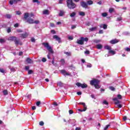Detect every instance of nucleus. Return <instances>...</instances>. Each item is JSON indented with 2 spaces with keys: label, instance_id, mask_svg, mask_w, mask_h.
<instances>
[{
  "label": "nucleus",
  "instance_id": "31",
  "mask_svg": "<svg viewBox=\"0 0 130 130\" xmlns=\"http://www.w3.org/2000/svg\"><path fill=\"white\" fill-rule=\"evenodd\" d=\"M83 106V111H86L87 110V106L86 105V104H84Z\"/></svg>",
  "mask_w": 130,
  "mask_h": 130
},
{
  "label": "nucleus",
  "instance_id": "47",
  "mask_svg": "<svg viewBox=\"0 0 130 130\" xmlns=\"http://www.w3.org/2000/svg\"><path fill=\"white\" fill-rule=\"evenodd\" d=\"M102 16H103V17H107V13H103L102 14Z\"/></svg>",
  "mask_w": 130,
  "mask_h": 130
},
{
  "label": "nucleus",
  "instance_id": "45",
  "mask_svg": "<svg viewBox=\"0 0 130 130\" xmlns=\"http://www.w3.org/2000/svg\"><path fill=\"white\" fill-rule=\"evenodd\" d=\"M40 104H41V102H40V101H38L36 103L37 106H39V105H40Z\"/></svg>",
  "mask_w": 130,
  "mask_h": 130
},
{
  "label": "nucleus",
  "instance_id": "44",
  "mask_svg": "<svg viewBox=\"0 0 130 130\" xmlns=\"http://www.w3.org/2000/svg\"><path fill=\"white\" fill-rule=\"evenodd\" d=\"M11 32H12V29L9 27L7 29V33H11Z\"/></svg>",
  "mask_w": 130,
  "mask_h": 130
},
{
  "label": "nucleus",
  "instance_id": "58",
  "mask_svg": "<svg viewBox=\"0 0 130 130\" xmlns=\"http://www.w3.org/2000/svg\"><path fill=\"white\" fill-rule=\"evenodd\" d=\"M14 26L15 27V28H17V27H19V23H16Z\"/></svg>",
  "mask_w": 130,
  "mask_h": 130
},
{
  "label": "nucleus",
  "instance_id": "13",
  "mask_svg": "<svg viewBox=\"0 0 130 130\" xmlns=\"http://www.w3.org/2000/svg\"><path fill=\"white\" fill-rule=\"evenodd\" d=\"M16 38H17V37L12 36V37H9L8 38V40L9 41H14L15 42V40H16Z\"/></svg>",
  "mask_w": 130,
  "mask_h": 130
},
{
  "label": "nucleus",
  "instance_id": "30",
  "mask_svg": "<svg viewBox=\"0 0 130 130\" xmlns=\"http://www.w3.org/2000/svg\"><path fill=\"white\" fill-rule=\"evenodd\" d=\"M80 16H82V17H84L85 16V12L81 11L79 12Z\"/></svg>",
  "mask_w": 130,
  "mask_h": 130
},
{
  "label": "nucleus",
  "instance_id": "33",
  "mask_svg": "<svg viewBox=\"0 0 130 130\" xmlns=\"http://www.w3.org/2000/svg\"><path fill=\"white\" fill-rule=\"evenodd\" d=\"M109 89H110L111 91H115V88L113 86H110Z\"/></svg>",
  "mask_w": 130,
  "mask_h": 130
},
{
  "label": "nucleus",
  "instance_id": "59",
  "mask_svg": "<svg viewBox=\"0 0 130 130\" xmlns=\"http://www.w3.org/2000/svg\"><path fill=\"white\" fill-rule=\"evenodd\" d=\"M68 39L70 40H73L74 39V38H73V37H72V36H70V37H69Z\"/></svg>",
  "mask_w": 130,
  "mask_h": 130
},
{
  "label": "nucleus",
  "instance_id": "14",
  "mask_svg": "<svg viewBox=\"0 0 130 130\" xmlns=\"http://www.w3.org/2000/svg\"><path fill=\"white\" fill-rule=\"evenodd\" d=\"M28 36V34L27 32H25L24 34H22L20 35L21 38H26Z\"/></svg>",
  "mask_w": 130,
  "mask_h": 130
},
{
  "label": "nucleus",
  "instance_id": "41",
  "mask_svg": "<svg viewBox=\"0 0 130 130\" xmlns=\"http://www.w3.org/2000/svg\"><path fill=\"white\" fill-rule=\"evenodd\" d=\"M117 98L119 99V100H121L122 99V96L120 94H118Z\"/></svg>",
  "mask_w": 130,
  "mask_h": 130
},
{
  "label": "nucleus",
  "instance_id": "61",
  "mask_svg": "<svg viewBox=\"0 0 130 130\" xmlns=\"http://www.w3.org/2000/svg\"><path fill=\"white\" fill-rule=\"evenodd\" d=\"M53 104V105H54L55 106H58V104L57 103H56V102H54Z\"/></svg>",
  "mask_w": 130,
  "mask_h": 130
},
{
  "label": "nucleus",
  "instance_id": "36",
  "mask_svg": "<svg viewBox=\"0 0 130 130\" xmlns=\"http://www.w3.org/2000/svg\"><path fill=\"white\" fill-rule=\"evenodd\" d=\"M28 75H31L32 74H33V71L32 70H28V73H27Z\"/></svg>",
  "mask_w": 130,
  "mask_h": 130
},
{
  "label": "nucleus",
  "instance_id": "49",
  "mask_svg": "<svg viewBox=\"0 0 130 130\" xmlns=\"http://www.w3.org/2000/svg\"><path fill=\"white\" fill-rule=\"evenodd\" d=\"M62 85H63V84L61 83V82H58V83H57V85L58 86H59L60 87H62Z\"/></svg>",
  "mask_w": 130,
  "mask_h": 130
},
{
  "label": "nucleus",
  "instance_id": "22",
  "mask_svg": "<svg viewBox=\"0 0 130 130\" xmlns=\"http://www.w3.org/2000/svg\"><path fill=\"white\" fill-rule=\"evenodd\" d=\"M109 53H111V54H112V55H114V54H115V51L112 50H109Z\"/></svg>",
  "mask_w": 130,
  "mask_h": 130
},
{
  "label": "nucleus",
  "instance_id": "50",
  "mask_svg": "<svg viewBox=\"0 0 130 130\" xmlns=\"http://www.w3.org/2000/svg\"><path fill=\"white\" fill-rule=\"evenodd\" d=\"M69 113L70 114H73V113H74V111H73V110H70Z\"/></svg>",
  "mask_w": 130,
  "mask_h": 130
},
{
  "label": "nucleus",
  "instance_id": "4",
  "mask_svg": "<svg viewBox=\"0 0 130 130\" xmlns=\"http://www.w3.org/2000/svg\"><path fill=\"white\" fill-rule=\"evenodd\" d=\"M99 83H100V81L97 79H93L90 82V84L91 86H95L97 84H99Z\"/></svg>",
  "mask_w": 130,
  "mask_h": 130
},
{
  "label": "nucleus",
  "instance_id": "18",
  "mask_svg": "<svg viewBox=\"0 0 130 130\" xmlns=\"http://www.w3.org/2000/svg\"><path fill=\"white\" fill-rule=\"evenodd\" d=\"M105 49H107L108 50H111V47L108 45H106L104 46Z\"/></svg>",
  "mask_w": 130,
  "mask_h": 130
},
{
  "label": "nucleus",
  "instance_id": "55",
  "mask_svg": "<svg viewBox=\"0 0 130 130\" xmlns=\"http://www.w3.org/2000/svg\"><path fill=\"white\" fill-rule=\"evenodd\" d=\"M0 72L3 73H5V70H4V69L0 68Z\"/></svg>",
  "mask_w": 130,
  "mask_h": 130
},
{
  "label": "nucleus",
  "instance_id": "38",
  "mask_svg": "<svg viewBox=\"0 0 130 130\" xmlns=\"http://www.w3.org/2000/svg\"><path fill=\"white\" fill-rule=\"evenodd\" d=\"M33 3H37L38 5H39L40 4V2H39L38 0H33Z\"/></svg>",
  "mask_w": 130,
  "mask_h": 130
},
{
  "label": "nucleus",
  "instance_id": "1",
  "mask_svg": "<svg viewBox=\"0 0 130 130\" xmlns=\"http://www.w3.org/2000/svg\"><path fill=\"white\" fill-rule=\"evenodd\" d=\"M24 20H26V22L28 23V24H38L40 23L39 20H34V19H32L31 17H29V13H25L24 14Z\"/></svg>",
  "mask_w": 130,
  "mask_h": 130
},
{
  "label": "nucleus",
  "instance_id": "32",
  "mask_svg": "<svg viewBox=\"0 0 130 130\" xmlns=\"http://www.w3.org/2000/svg\"><path fill=\"white\" fill-rule=\"evenodd\" d=\"M60 62H61V64H63V65L66 63V61H64V59H61L60 60Z\"/></svg>",
  "mask_w": 130,
  "mask_h": 130
},
{
  "label": "nucleus",
  "instance_id": "11",
  "mask_svg": "<svg viewBox=\"0 0 130 130\" xmlns=\"http://www.w3.org/2000/svg\"><path fill=\"white\" fill-rule=\"evenodd\" d=\"M76 43H77V44H79L80 45H83L84 44V41L83 40L82 38H80V40H77Z\"/></svg>",
  "mask_w": 130,
  "mask_h": 130
},
{
  "label": "nucleus",
  "instance_id": "62",
  "mask_svg": "<svg viewBox=\"0 0 130 130\" xmlns=\"http://www.w3.org/2000/svg\"><path fill=\"white\" fill-rule=\"evenodd\" d=\"M31 42H35V39L34 38H31Z\"/></svg>",
  "mask_w": 130,
  "mask_h": 130
},
{
  "label": "nucleus",
  "instance_id": "37",
  "mask_svg": "<svg viewBox=\"0 0 130 130\" xmlns=\"http://www.w3.org/2000/svg\"><path fill=\"white\" fill-rule=\"evenodd\" d=\"M39 124H40V125H41V126H43L44 125V122L43 121H40V122H39Z\"/></svg>",
  "mask_w": 130,
  "mask_h": 130
},
{
  "label": "nucleus",
  "instance_id": "26",
  "mask_svg": "<svg viewBox=\"0 0 130 130\" xmlns=\"http://www.w3.org/2000/svg\"><path fill=\"white\" fill-rule=\"evenodd\" d=\"M75 16H76V12H72L70 14V17H71V18H73V17H75Z\"/></svg>",
  "mask_w": 130,
  "mask_h": 130
},
{
  "label": "nucleus",
  "instance_id": "25",
  "mask_svg": "<svg viewBox=\"0 0 130 130\" xmlns=\"http://www.w3.org/2000/svg\"><path fill=\"white\" fill-rule=\"evenodd\" d=\"M64 53L68 56H71V55H72V53H71V52H64Z\"/></svg>",
  "mask_w": 130,
  "mask_h": 130
},
{
  "label": "nucleus",
  "instance_id": "10",
  "mask_svg": "<svg viewBox=\"0 0 130 130\" xmlns=\"http://www.w3.org/2000/svg\"><path fill=\"white\" fill-rule=\"evenodd\" d=\"M60 72L62 75H63V76H70V73L67 72V71L64 70H61L60 71Z\"/></svg>",
  "mask_w": 130,
  "mask_h": 130
},
{
  "label": "nucleus",
  "instance_id": "57",
  "mask_svg": "<svg viewBox=\"0 0 130 130\" xmlns=\"http://www.w3.org/2000/svg\"><path fill=\"white\" fill-rule=\"evenodd\" d=\"M21 14H22V13H21V12H20V11H17L16 12V14L17 15H21Z\"/></svg>",
  "mask_w": 130,
  "mask_h": 130
},
{
  "label": "nucleus",
  "instance_id": "2",
  "mask_svg": "<svg viewBox=\"0 0 130 130\" xmlns=\"http://www.w3.org/2000/svg\"><path fill=\"white\" fill-rule=\"evenodd\" d=\"M67 7L70 10H73L77 8V5L74 3L73 0H67Z\"/></svg>",
  "mask_w": 130,
  "mask_h": 130
},
{
  "label": "nucleus",
  "instance_id": "29",
  "mask_svg": "<svg viewBox=\"0 0 130 130\" xmlns=\"http://www.w3.org/2000/svg\"><path fill=\"white\" fill-rule=\"evenodd\" d=\"M3 94L5 96L8 95V90H3Z\"/></svg>",
  "mask_w": 130,
  "mask_h": 130
},
{
  "label": "nucleus",
  "instance_id": "40",
  "mask_svg": "<svg viewBox=\"0 0 130 130\" xmlns=\"http://www.w3.org/2000/svg\"><path fill=\"white\" fill-rule=\"evenodd\" d=\"M109 126H110V124L107 125L105 126V128H104V130H107V129H108V127H109Z\"/></svg>",
  "mask_w": 130,
  "mask_h": 130
},
{
  "label": "nucleus",
  "instance_id": "20",
  "mask_svg": "<svg viewBox=\"0 0 130 130\" xmlns=\"http://www.w3.org/2000/svg\"><path fill=\"white\" fill-rule=\"evenodd\" d=\"M97 29V26H95L94 27H91L89 28V31L91 32H93V31H95Z\"/></svg>",
  "mask_w": 130,
  "mask_h": 130
},
{
  "label": "nucleus",
  "instance_id": "9",
  "mask_svg": "<svg viewBox=\"0 0 130 130\" xmlns=\"http://www.w3.org/2000/svg\"><path fill=\"white\" fill-rule=\"evenodd\" d=\"M21 1H22V0H10L9 1V4L11 6H13V5H14V4H18V2H21Z\"/></svg>",
  "mask_w": 130,
  "mask_h": 130
},
{
  "label": "nucleus",
  "instance_id": "16",
  "mask_svg": "<svg viewBox=\"0 0 130 130\" xmlns=\"http://www.w3.org/2000/svg\"><path fill=\"white\" fill-rule=\"evenodd\" d=\"M96 48L97 49H102V48H103V46L101 44H98L96 45Z\"/></svg>",
  "mask_w": 130,
  "mask_h": 130
},
{
  "label": "nucleus",
  "instance_id": "42",
  "mask_svg": "<svg viewBox=\"0 0 130 130\" xmlns=\"http://www.w3.org/2000/svg\"><path fill=\"white\" fill-rule=\"evenodd\" d=\"M46 60H47L46 59V58H45V57H43L42 59V61H43V62H46Z\"/></svg>",
  "mask_w": 130,
  "mask_h": 130
},
{
  "label": "nucleus",
  "instance_id": "63",
  "mask_svg": "<svg viewBox=\"0 0 130 130\" xmlns=\"http://www.w3.org/2000/svg\"><path fill=\"white\" fill-rule=\"evenodd\" d=\"M77 95H82V92L78 91L77 92Z\"/></svg>",
  "mask_w": 130,
  "mask_h": 130
},
{
  "label": "nucleus",
  "instance_id": "56",
  "mask_svg": "<svg viewBox=\"0 0 130 130\" xmlns=\"http://www.w3.org/2000/svg\"><path fill=\"white\" fill-rule=\"evenodd\" d=\"M126 119H127V117H126V116H125L123 117V120H124V121H125Z\"/></svg>",
  "mask_w": 130,
  "mask_h": 130
},
{
  "label": "nucleus",
  "instance_id": "39",
  "mask_svg": "<svg viewBox=\"0 0 130 130\" xmlns=\"http://www.w3.org/2000/svg\"><path fill=\"white\" fill-rule=\"evenodd\" d=\"M6 41L3 39H0V43H5Z\"/></svg>",
  "mask_w": 130,
  "mask_h": 130
},
{
  "label": "nucleus",
  "instance_id": "51",
  "mask_svg": "<svg viewBox=\"0 0 130 130\" xmlns=\"http://www.w3.org/2000/svg\"><path fill=\"white\" fill-rule=\"evenodd\" d=\"M51 33H52V34H56V32L54 30H51Z\"/></svg>",
  "mask_w": 130,
  "mask_h": 130
},
{
  "label": "nucleus",
  "instance_id": "27",
  "mask_svg": "<svg viewBox=\"0 0 130 130\" xmlns=\"http://www.w3.org/2000/svg\"><path fill=\"white\" fill-rule=\"evenodd\" d=\"M87 5H89V6H91V5H93V1L89 0L87 1Z\"/></svg>",
  "mask_w": 130,
  "mask_h": 130
},
{
  "label": "nucleus",
  "instance_id": "17",
  "mask_svg": "<svg viewBox=\"0 0 130 130\" xmlns=\"http://www.w3.org/2000/svg\"><path fill=\"white\" fill-rule=\"evenodd\" d=\"M43 14L44 15H49V11L48 10H44Z\"/></svg>",
  "mask_w": 130,
  "mask_h": 130
},
{
  "label": "nucleus",
  "instance_id": "7",
  "mask_svg": "<svg viewBox=\"0 0 130 130\" xmlns=\"http://www.w3.org/2000/svg\"><path fill=\"white\" fill-rule=\"evenodd\" d=\"M53 39H55L56 41H58V43H61V39L57 35H54L53 37Z\"/></svg>",
  "mask_w": 130,
  "mask_h": 130
},
{
  "label": "nucleus",
  "instance_id": "54",
  "mask_svg": "<svg viewBox=\"0 0 130 130\" xmlns=\"http://www.w3.org/2000/svg\"><path fill=\"white\" fill-rule=\"evenodd\" d=\"M17 32L18 33H22V32H23V31L21 29H17Z\"/></svg>",
  "mask_w": 130,
  "mask_h": 130
},
{
  "label": "nucleus",
  "instance_id": "46",
  "mask_svg": "<svg viewBox=\"0 0 130 130\" xmlns=\"http://www.w3.org/2000/svg\"><path fill=\"white\" fill-rule=\"evenodd\" d=\"M84 53L85 54H90V51L89 50H86L85 52H84Z\"/></svg>",
  "mask_w": 130,
  "mask_h": 130
},
{
  "label": "nucleus",
  "instance_id": "8",
  "mask_svg": "<svg viewBox=\"0 0 130 130\" xmlns=\"http://www.w3.org/2000/svg\"><path fill=\"white\" fill-rule=\"evenodd\" d=\"M80 5L82 8H84L85 9L88 8V4L85 2L82 1L80 2Z\"/></svg>",
  "mask_w": 130,
  "mask_h": 130
},
{
  "label": "nucleus",
  "instance_id": "19",
  "mask_svg": "<svg viewBox=\"0 0 130 130\" xmlns=\"http://www.w3.org/2000/svg\"><path fill=\"white\" fill-rule=\"evenodd\" d=\"M26 61L28 62V63H32V62H33V61L30 58H27Z\"/></svg>",
  "mask_w": 130,
  "mask_h": 130
},
{
  "label": "nucleus",
  "instance_id": "5",
  "mask_svg": "<svg viewBox=\"0 0 130 130\" xmlns=\"http://www.w3.org/2000/svg\"><path fill=\"white\" fill-rule=\"evenodd\" d=\"M76 85L77 87H81L82 89H85V88H87L88 87V85L85 83L81 84V83L77 82L76 83Z\"/></svg>",
  "mask_w": 130,
  "mask_h": 130
},
{
  "label": "nucleus",
  "instance_id": "34",
  "mask_svg": "<svg viewBox=\"0 0 130 130\" xmlns=\"http://www.w3.org/2000/svg\"><path fill=\"white\" fill-rule=\"evenodd\" d=\"M103 104H105V105H108L109 103H108L107 101L104 100L103 102Z\"/></svg>",
  "mask_w": 130,
  "mask_h": 130
},
{
  "label": "nucleus",
  "instance_id": "3",
  "mask_svg": "<svg viewBox=\"0 0 130 130\" xmlns=\"http://www.w3.org/2000/svg\"><path fill=\"white\" fill-rule=\"evenodd\" d=\"M42 45H44V47L47 48L49 52H50V53H54V52H53L52 48L49 45V44L48 43H43Z\"/></svg>",
  "mask_w": 130,
  "mask_h": 130
},
{
  "label": "nucleus",
  "instance_id": "48",
  "mask_svg": "<svg viewBox=\"0 0 130 130\" xmlns=\"http://www.w3.org/2000/svg\"><path fill=\"white\" fill-rule=\"evenodd\" d=\"M77 28V25H73L71 26V29H76Z\"/></svg>",
  "mask_w": 130,
  "mask_h": 130
},
{
  "label": "nucleus",
  "instance_id": "15",
  "mask_svg": "<svg viewBox=\"0 0 130 130\" xmlns=\"http://www.w3.org/2000/svg\"><path fill=\"white\" fill-rule=\"evenodd\" d=\"M113 101H115V104H116V105H117V104H119V103H120L119 101H118L117 98H115L113 99Z\"/></svg>",
  "mask_w": 130,
  "mask_h": 130
},
{
  "label": "nucleus",
  "instance_id": "24",
  "mask_svg": "<svg viewBox=\"0 0 130 130\" xmlns=\"http://www.w3.org/2000/svg\"><path fill=\"white\" fill-rule=\"evenodd\" d=\"M82 40H83V42L84 41H85V42H88V41H89V39H88V38L82 37Z\"/></svg>",
  "mask_w": 130,
  "mask_h": 130
},
{
  "label": "nucleus",
  "instance_id": "52",
  "mask_svg": "<svg viewBox=\"0 0 130 130\" xmlns=\"http://www.w3.org/2000/svg\"><path fill=\"white\" fill-rule=\"evenodd\" d=\"M29 69H30V67H29V66L25 67V70H26V71H28Z\"/></svg>",
  "mask_w": 130,
  "mask_h": 130
},
{
  "label": "nucleus",
  "instance_id": "35",
  "mask_svg": "<svg viewBox=\"0 0 130 130\" xmlns=\"http://www.w3.org/2000/svg\"><path fill=\"white\" fill-rule=\"evenodd\" d=\"M6 18H7V19H11V18H12V16L11 14H6Z\"/></svg>",
  "mask_w": 130,
  "mask_h": 130
},
{
  "label": "nucleus",
  "instance_id": "64",
  "mask_svg": "<svg viewBox=\"0 0 130 130\" xmlns=\"http://www.w3.org/2000/svg\"><path fill=\"white\" fill-rule=\"evenodd\" d=\"M125 50H126V51L129 52V51H130V48H126L125 49Z\"/></svg>",
  "mask_w": 130,
  "mask_h": 130
},
{
  "label": "nucleus",
  "instance_id": "6",
  "mask_svg": "<svg viewBox=\"0 0 130 130\" xmlns=\"http://www.w3.org/2000/svg\"><path fill=\"white\" fill-rule=\"evenodd\" d=\"M14 43L16 46H18V45H23V43H22L20 40H17V38H16V40L14 41Z\"/></svg>",
  "mask_w": 130,
  "mask_h": 130
},
{
  "label": "nucleus",
  "instance_id": "60",
  "mask_svg": "<svg viewBox=\"0 0 130 130\" xmlns=\"http://www.w3.org/2000/svg\"><path fill=\"white\" fill-rule=\"evenodd\" d=\"M90 96L91 97V98H92L93 99H96V98H95V95L94 94H91L90 95Z\"/></svg>",
  "mask_w": 130,
  "mask_h": 130
},
{
  "label": "nucleus",
  "instance_id": "21",
  "mask_svg": "<svg viewBox=\"0 0 130 130\" xmlns=\"http://www.w3.org/2000/svg\"><path fill=\"white\" fill-rule=\"evenodd\" d=\"M63 14H64V12L63 11H60V12L59 13V17H62V16H63Z\"/></svg>",
  "mask_w": 130,
  "mask_h": 130
},
{
  "label": "nucleus",
  "instance_id": "23",
  "mask_svg": "<svg viewBox=\"0 0 130 130\" xmlns=\"http://www.w3.org/2000/svg\"><path fill=\"white\" fill-rule=\"evenodd\" d=\"M114 12V9L112 8H109V12L111 14L112 13H113Z\"/></svg>",
  "mask_w": 130,
  "mask_h": 130
},
{
  "label": "nucleus",
  "instance_id": "28",
  "mask_svg": "<svg viewBox=\"0 0 130 130\" xmlns=\"http://www.w3.org/2000/svg\"><path fill=\"white\" fill-rule=\"evenodd\" d=\"M94 87L95 88V89H100V88H101V86L99 85V84H97L95 85Z\"/></svg>",
  "mask_w": 130,
  "mask_h": 130
},
{
  "label": "nucleus",
  "instance_id": "53",
  "mask_svg": "<svg viewBox=\"0 0 130 130\" xmlns=\"http://www.w3.org/2000/svg\"><path fill=\"white\" fill-rule=\"evenodd\" d=\"M121 20H122V17H118L117 18V21H121Z\"/></svg>",
  "mask_w": 130,
  "mask_h": 130
},
{
  "label": "nucleus",
  "instance_id": "12",
  "mask_svg": "<svg viewBox=\"0 0 130 130\" xmlns=\"http://www.w3.org/2000/svg\"><path fill=\"white\" fill-rule=\"evenodd\" d=\"M119 42V40L114 39L110 41L111 44H116V43H118Z\"/></svg>",
  "mask_w": 130,
  "mask_h": 130
},
{
  "label": "nucleus",
  "instance_id": "43",
  "mask_svg": "<svg viewBox=\"0 0 130 130\" xmlns=\"http://www.w3.org/2000/svg\"><path fill=\"white\" fill-rule=\"evenodd\" d=\"M103 29H107V25L105 24H103Z\"/></svg>",
  "mask_w": 130,
  "mask_h": 130
}]
</instances>
